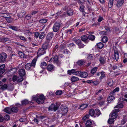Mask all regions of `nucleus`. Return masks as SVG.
Instances as JSON below:
<instances>
[{
    "instance_id": "nucleus-40",
    "label": "nucleus",
    "mask_w": 127,
    "mask_h": 127,
    "mask_svg": "<svg viewBox=\"0 0 127 127\" xmlns=\"http://www.w3.org/2000/svg\"><path fill=\"white\" fill-rule=\"evenodd\" d=\"M113 95H111L110 96H109L107 98V100L108 101H110L113 100H114L115 98L114 96H113Z\"/></svg>"
},
{
    "instance_id": "nucleus-33",
    "label": "nucleus",
    "mask_w": 127,
    "mask_h": 127,
    "mask_svg": "<svg viewBox=\"0 0 127 127\" xmlns=\"http://www.w3.org/2000/svg\"><path fill=\"white\" fill-rule=\"evenodd\" d=\"M98 69V67H95L93 68L91 70V73L92 74H94Z\"/></svg>"
},
{
    "instance_id": "nucleus-2",
    "label": "nucleus",
    "mask_w": 127,
    "mask_h": 127,
    "mask_svg": "<svg viewBox=\"0 0 127 127\" xmlns=\"http://www.w3.org/2000/svg\"><path fill=\"white\" fill-rule=\"evenodd\" d=\"M45 99V97L43 94H41L38 97L36 96H33L32 99L36 101L38 104H41L43 103Z\"/></svg>"
},
{
    "instance_id": "nucleus-54",
    "label": "nucleus",
    "mask_w": 127,
    "mask_h": 127,
    "mask_svg": "<svg viewBox=\"0 0 127 127\" xmlns=\"http://www.w3.org/2000/svg\"><path fill=\"white\" fill-rule=\"evenodd\" d=\"M114 119H113V118H110L108 120V123L110 124H111L112 123H113L114 122Z\"/></svg>"
},
{
    "instance_id": "nucleus-7",
    "label": "nucleus",
    "mask_w": 127,
    "mask_h": 127,
    "mask_svg": "<svg viewBox=\"0 0 127 127\" xmlns=\"http://www.w3.org/2000/svg\"><path fill=\"white\" fill-rule=\"evenodd\" d=\"M73 40L78 45L80 48H83L85 46V45L82 44L80 40H75L74 38H73Z\"/></svg>"
},
{
    "instance_id": "nucleus-1",
    "label": "nucleus",
    "mask_w": 127,
    "mask_h": 127,
    "mask_svg": "<svg viewBox=\"0 0 127 127\" xmlns=\"http://www.w3.org/2000/svg\"><path fill=\"white\" fill-rule=\"evenodd\" d=\"M36 61V59L34 58L32 60L31 63H27L25 66L26 69L28 71H31L33 70L35 67Z\"/></svg>"
},
{
    "instance_id": "nucleus-4",
    "label": "nucleus",
    "mask_w": 127,
    "mask_h": 127,
    "mask_svg": "<svg viewBox=\"0 0 127 127\" xmlns=\"http://www.w3.org/2000/svg\"><path fill=\"white\" fill-rule=\"evenodd\" d=\"M7 55L5 53L2 52L0 54V62L4 63L6 60Z\"/></svg>"
},
{
    "instance_id": "nucleus-58",
    "label": "nucleus",
    "mask_w": 127,
    "mask_h": 127,
    "mask_svg": "<svg viewBox=\"0 0 127 127\" xmlns=\"http://www.w3.org/2000/svg\"><path fill=\"white\" fill-rule=\"evenodd\" d=\"M62 93V91L61 90H58L56 92V94L57 95H60Z\"/></svg>"
},
{
    "instance_id": "nucleus-30",
    "label": "nucleus",
    "mask_w": 127,
    "mask_h": 127,
    "mask_svg": "<svg viewBox=\"0 0 127 127\" xmlns=\"http://www.w3.org/2000/svg\"><path fill=\"white\" fill-rule=\"evenodd\" d=\"M85 63L84 61L82 60H79L77 62V64L80 66L84 65Z\"/></svg>"
},
{
    "instance_id": "nucleus-6",
    "label": "nucleus",
    "mask_w": 127,
    "mask_h": 127,
    "mask_svg": "<svg viewBox=\"0 0 127 127\" xmlns=\"http://www.w3.org/2000/svg\"><path fill=\"white\" fill-rule=\"evenodd\" d=\"M114 52V59H115L116 61H118L119 58V54L118 52V51L116 47H114L113 48Z\"/></svg>"
},
{
    "instance_id": "nucleus-13",
    "label": "nucleus",
    "mask_w": 127,
    "mask_h": 127,
    "mask_svg": "<svg viewBox=\"0 0 127 127\" xmlns=\"http://www.w3.org/2000/svg\"><path fill=\"white\" fill-rule=\"evenodd\" d=\"M81 38L82 41L86 43H87L88 42V37L86 35L82 36Z\"/></svg>"
},
{
    "instance_id": "nucleus-8",
    "label": "nucleus",
    "mask_w": 127,
    "mask_h": 127,
    "mask_svg": "<svg viewBox=\"0 0 127 127\" xmlns=\"http://www.w3.org/2000/svg\"><path fill=\"white\" fill-rule=\"evenodd\" d=\"M45 53L46 50L42 48H41L38 51L37 56L39 57L40 56L45 54Z\"/></svg>"
},
{
    "instance_id": "nucleus-60",
    "label": "nucleus",
    "mask_w": 127,
    "mask_h": 127,
    "mask_svg": "<svg viewBox=\"0 0 127 127\" xmlns=\"http://www.w3.org/2000/svg\"><path fill=\"white\" fill-rule=\"evenodd\" d=\"M105 101V100L103 99L99 102L98 104L100 106H102L104 104Z\"/></svg>"
},
{
    "instance_id": "nucleus-50",
    "label": "nucleus",
    "mask_w": 127,
    "mask_h": 127,
    "mask_svg": "<svg viewBox=\"0 0 127 127\" xmlns=\"http://www.w3.org/2000/svg\"><path fill=\"white\" fill-rule=\"evenodd\" d=\"M8 87L7 85L6 84H5L2 85L1 86V89L3 90H4L7 89Z\"/></svg>"
},
{
    "instance_id": "nucleus-59",
    "label": "nucleus",
    "mask_w": 127,
    "mask_h": 127,
    "mask_svg": "<svg viewBox=\"0 0 127 127\" xmlns=\"http://www.w3.org/2000/svg\"><path fill=\"white\" fill-rule=\"evenodd\" d=\"M6 19L7 22L9 23H11L12 22V18H11L10 17L8 16Z\"/></svg>"
},
{
    "instance_id": "nucleus-16",
    "label": "nucleus",
    "mask_w": 127,
    "mask_h": 127,
    "mask_svg": "<svg viewBox=\"0 0 127 127\" xmlns=\"http://www.w3.org/2000/svg\"><path fill=\"white\" fill-rule=\"evenodd\" d=\"M5 67V65L4 64L0 66V75H2L5 71V70L4 68Z\"/></svg>"
},
{
    "instance_id": "nucleus-62",
    "label": "nucleus",
    "mask_w": 127,
    "mask_h": 127,
    "mask_svg": "<svg viewBox=\"0 0 127 127\" xmlns=\"http://www.w3.org/2000/svg\"><path fill=\"white\" fill-rule=\"evenodd\" d=\"M119 67L117 65H113L112 68V69L113 70H115L119 69Z\"/></svg>"
},
{
    "instance_id": "nucleus-46",
    "label": "nucleus",
    "mask_w": 127,
    "mask_h": 127,
    "mask_svg": "<svg viewBox=\"0 0 127 127\" xmlns=\"http://www.w3.org/2000/svg\"><path fill=\"white\" fill-rule=\"evenodd\" d=\"M23 80V78L22 76H20L17 77V82H20L22 81Z\"/></svg>"
},
{
    "instance_id": "nucleus-15",
    "label": "nucleus",
    "mask_w": 127,
    "mask_h": 127,
    "mask_svg": "<svg viewBox=\"0 0 127 127\" xmlns=\"http://www.w3.org/2000/svg\"><path fill=\"white\" fill-rule=\"evenodd\" d=\"M99 61L100 64L102 65H103L106 63V59L104 57L102 56H100L99 59Z\"/></svg>"
},
{
    "instance_id": "nucleus-41",
    "label": "nucleus",
    "mask_w": 127,
    "mask_h": 127,
    "mask_svg": "<svg viewBox=\"0 0 127 127\" xmlns=\"http://www.w3.org/2000/svg\"><path fill=\"white\" fill-rule=\"evenodd\" d=\"M9 28L12 30L15 31H17L18 30V28L16 26H12L11 25L9 26Z\"/></svg>"
},
{
    "instance_id": "nucleus-47",
    "label": "nucleus",
    "mask_w": 127,
    "mask_h": 127,
    "mask_svg": "<svg viewBox=\"0 0 127 127\" xmlns=\"http://www.w3.org/2000/svg\"><path fill=\"white\" fill-rule=\"evenodd\" d=\"M66 47L65 44L63 43L61 44L59 47V48L61 50H63Z\"/></svg>"
},
{
    "instance_id": "nucleus-49",
    "label": "nucleus",
    "mask_w": 127,
    "mask_h": 127,
    "mask_svg": "<svg viewBox=\"0 0 127 127\" xmlns=\"http://www.w3.org/2000/svg\"><path fill=\"white\" fill-rule=\"evenodd\" d=\"M73 11L71 10H69L67 12L68 16H70L72 15L73 13Z\"/></svg>"
},
{
    "instance_id": "nucleus-34",
    "label": "nucleus",
    "mask_w": 127,
    "mask_h": 127,
    "mask_svg": "<svg viewBox=\"0 0 127 127\" xmlns=\"http://www.w3.org/2000/svg\"><path fill=\"white\" fill-rule=\"evenodd\" d=\"M88 37V39L92 41L94 40L95 38V36L92 35H90Z\"/></svg>"
},
{
    "instance_id": "nucleus-36",
    "label": "nucleus",
    "mask_w": 127,
    "mask_h": 127,
    "mask_svg": "<svg viewBox=\"0 0 127 127\" xmlns=\"http://www.w3.org/2000/svg\"><path fill=\"white\" fill-rule=\"evenodd\" d=\"M29 102V101L26 99H25L21 101L22 105H25L27 104Z\"/></svg>"
},
{
    "instance_id": "nucleus-29",
    "label": "nucleus",
    "mask_w": 127,
    "mask_h": 127,
    "mask_svg": "<svg viewBox=\"0 0 127 127\" xmlns=\"http://www.w3.org/2000/svg\"><path fill=\"white\" fill-rule=\"evenodd\" d=\"M10 38L7 37H4L2 38H1V41L5 43L6 42L9 41Z\"/></svg>"
},
{
    "instance_id": "nucleus-44",
    "label": "nucleus",
    "mask_w": 127,
    "mask_h": 127,
    "mask_svg": "<svg viewBox=\"0 0 127 127\" xmlns=\"http://www.w3.org/2000/svg\"><path fill=\"white\" fill-rule=\"evenodd\" d=\"M114 0H109V2L108 4V7L109 8H111L113 5V2Z\"/></svg>"
},
{
    "instance_id": "nucleus-51",
    "label": "nucleus",
    "mask_w": 127,
    "mask_h": 127,
    "mask_svg": "<svg viewBox=\"0 0 127 127\" xmlns=\"http://www.w3.org/2000/svg\"><path fill=\"white\" fill-rule=\"evenodd\" d=\"M81 71H76L75 70L74 75H75L80 76Z\"/></svg>"
},
{
    "instance_id": "nucleus-31",
    "label": "nucleus",
    "mask_w": 127,
    "mask_h": 127,
    "mask_svg": "<svg viewBox=\"0 0 127 127\" xmlns=\"http://www.w3.org/2000/svg\"><path fill=\"white\" fill-rule=\"evenodd\" d=\"M95 110L94 111L93 109H91L90 110L89 112V114L90 116L92 117L94 116Z\"/></svg>"
},
{
    "instance_id": "nucleus-38",
    "label": "nucleus",
    "mask_w": 127,
    "mask_h": 127,
    "mask_svg": "<svg viewBox=\"0 0 127 127\" xmlns=\"http://www.w3.org/2000/svg\"><path fill=\"white\" fill-rule=\"evenodd\" d=\"M79 78L75 76H72L71 78V80L72 82H75L79 80Z\"/></svg>"
},
{
    "instance_id": "nucleus-27",
    "label": "nucleus",
    "mask_w": 127,
    "mask_h": 127,
    "mask_svg": "<svg viewBox=\"0 0 127 127\" xmlns=\"http://www.w3.org/2000/svg\"><path fill=\"white\" fill-rule=\"evenodd\" d=\"M11 112L14 113H17L18 111V107H13L11 108Z\"/></svg>"
},
{
    "instance_id": "nucleus-63",
    "label": "nucleus",
    "mask_w": 127,
    "mask_h": 127,
    "mask_svg": "<svg viewBox=\"0 0 127 127\" xmlns=\"http://www.w3.org/2000/svg\"><path fill=\"white\" fill-rule=\"evenodd\" d=\"M18 54L20 56L21 58L24 57V54L21 51H19Z\"/></svg>"
},
{
    "instance_id": "nucleus-32",
    "label": "nucleus",
    "mask_w": 127,
    "mask_h": 127,
    "mask_svg": "<svg viewBox=\"0 0 127 127\" xmlns=\"http://www.w3.org/2000/svg\"><path fill=\"white\" fill-rule=\"evenodd\" d=\"M76 69H72L71 70H68L67 71V73L68 74L71 75L72 74H75V70H76Z\"/></svg>"
},
{
    "instance_id": "nucleus-61",
    "label": "nucleus",
    "mask_w": 127,
    "mask_h": 127,
    "mask_svg": "<svg viewBox=\"0 0 127 127\" xmlns=\"http://www.w3.org/2000/svg\"><path fill=\"white\" fill-rule=\"evenodd\" d=\"M89 115L88 114H87L82 118V119L83 120H85L86 119H88L89 118Z\"/></svg>"
},
{
    "instance_id": "nucleus-20",
    "label": "nucleus",
    "mask_w": 127,
    "mask_h": 127,
    "mask_svg": "<svg viewBox=\"0 0 127 127\" xmlns=\"http://www.w3.org/2000/svg\"><path fill=\"white\" fill-rule=\"evenodd\" d=\"M19 74L20 76H23L26 74L25 70L24 69H20L19 71Z\"/></svg>"
},
{
    "instance_id": "nucleus-12",
    "label": "nucleus",
    "mask_w": 127,
    "mask_h": 127,
    "mask_svg": "<svg viewBox=\"0 0 127 127\" xmlns=\"http://www.w3.org/2000/svg\"><path fill=\"white\" fill-rule=\"evenodd\" d=\"M46 68L48 71H52L54 70L55 67L52 64H49L47 66Z\"/></svg>"
},
{
    "instance_id": "nucleus-28",
    "label": "nucleus",
    "mask_w": 127,
    "mask_h": 127,
    "mask_svg": "<svg viewBox=\"0 0 127 127\" xmlns=\"http://www.w3.org/2000/svg\"><path fill=\"white\" fill-rule=\"evenodd\" d=\"M96 46L99 49H101L104 47V45L102 43L100 42L97 44Z\"/></svg>"
},
{
    "instance_id": "nucleus-55",
    "label": "nucleus",
    "mask_w": 127,
    "mask_h": 127,
    "mask_svg": "<svg viewBox=\"0 0 127 127\" xmlns=\"http://www.w3.org/2000/svg\"><path fill=\"white\" fill-rule=\"evenodd\" d=\"M99 34L101 35H106L107 34V32H106L105 31H101L100 32Z\"/></svg>"
},
{
    "instance_id": "nucleus-25",
    "label": "nucleus",
    "mask_w": 127,
    "mask_h": 127,
    "mask_svg": "<svg viewBox=\"0 0 127 127\" xmlns=\"http://www.w3.org/2000/svg\"><path fill=\"white\" fill-rule=\"evenodd\" d=\"M123 106L124 105L123 103L118 102L116 106L114 107V108H122L123 107Z\"/></svg>"
},
{
    "instance_id": "nucleus-17",
    "label": "nucleus",
    "mask_w": 127,
    "mask_h": 127,
    "mask_svg": "<svg viewBox=\"0 0 127 127\" xmlns=\"http://www.w3.org/2000/svg\"><path fill=\"white\" fill-rule=\"evenodd\" d=\"M17 68L15 67L10 69L9 71V74L11 75H13L17 71Z\"/></svg>"
},
{
    "instance_id": "nucleus-18",
    "label": "nucleus",
    "mask_w": 127,
    "mask_h": 127,
    "mask_svg": "<svg viewBox=\"0 0 127 127\" xmlns=\"http://www.w3.org/2000/svg\"><path fill=\"white\" fill-rule=\"evenodd\" d=\"M94 117H98L101 114V113L99 109H96L95 110Z\"/></svg>"
},
{
    "instance_id": "nucleus-23",
    "label": "nucleus",
    "mask_w": 127,
    "mask_h": 127,
    "mask_svg": "<svg viewBox=\"0 0 127 127\" xmlns=\"http://www.w3.org/2000/svg\"><path fill=\"white\" fill-rule=\"evenodd\" d=\"M88 75V73L86 72L83 71L81 72L80 77L81 78H85Z\"/></svg>"
},
{
    "instance_id": "nucleus-14",
    "label": "nucleus",
    "mask_w": 127,
    "mask_h": 127,
    "mask_svg": "<svg viewBox=\"0 0 127 127\" xmlns=\"http://www.w3.org/2000/svg\"><path fill=\"white\" fill-rule=\"evenodd\" d=\"M125 0H118L116 4V6L119 8L122 5L124 2Z\"/></svg>"
},
{
    "instance_id": "nucleus-56",
    "label": "nucleus",
    "mask_w": 127,
    "mask_h": 127,
    "mask_svg": "<svg viewBox=\"0 0 127 127\" xmlns=\"http://www.w3.org/2000/svg\"><path fill=\"white\" fill-rule=\"evenodd\" d=\"M25 34L26 35H30L32 34V33L29 30H27L25 32Z\"/></svg>"
},
{
    "instance_id": "nucleus-64",
    "label": "nucleus",
    "mask_w": 127,
    "mask_h": 127,
    "mask_svg": "<svg viewBox=\"0 0 127 127\" xmlns=\"http://www.w3.org/2000/svg\"><path fill=\"white\" fill-rule=\"evenodd\" d=\"M34 36L35 37L37 38L39 37V33L38 32H34Z\"/></svg>"
},
{
    "instance_id": "nucleus-19",
    "label": "nucleus",
    "mask_w": 127,
    "mask_h": 127,
    "mask_svg": "<svg viewBox=\"0 0 127 127\" xmlns=\"http://www.w3.org/2000/svg\"><path fill=\"white\" fill-rule=\"evenodd\" d=\"M118 115V114L116 112H113L112 111L110 114V118L114 119L116 118L117 117Z\"/></svg>"
},
{
    "instance_id": "nucleus-52",
    "label": "nucleus",
    "mask_w": 127,
    "mask_h": 127,
    "mask_svg": "<svg viewBox=\"0 0 127 127\" xmlns=\"http://www.w3.org/2000/svg\"><path fill=\"white\" fill-rule=\"evenodd\" d=\"M94 58V56L92 54H90L87 57V59L89 61L92 60Z\"/></svg>"
},
{
    "instance_id": "nucleus-11",
    "label": "nucleus",
    "mask_w": 127,
    "mask_h": 127,
    "mask_svg": "<svg viewBox=\"0 0 127 127\" xmlns=\"http://www.w3.org/2000/svg\"><path fill=\"white\" fill-rule=\"evenodd\" d=\"M53 59V62L56 63L58 65H59L61 63L58 60V57L56 55L54 56Z\"/></svg>"
},
{
    "instance_id": "nucleus-37",
    "label": "nucleus",
    "mask_w": 127,
    "mask_h": 127,
    "mask_svg": "<svg viewBox=\"0 0 127 127\" xmlns=\"http://www.w3.org/2000/svg\"><path fill=\"white\" fill-rule=\"evenodd\" d=\"M11 108L9 107H6L5 108L4 111V112L8 114H10L11 113Z\"/></svg>"
},
{
    "instance_id": "nucleus-57",
    "label": "nucleus",
    "mask_w": 127,
    "mask_h": 127,
    "mask_svg": "<svg viewBox=\"0 0 127 127\" xmlns=\"http://www.w3.org/2000/svg\"><path fill=\"white\" fill-rule=\"evenodd\" d=\"M4 118L5 121V120L8 121L10 120V117L9 115H6L4 117Z\"/></svg>"
},
{
    "instance_id": "nucleus-10",
    "label": "nucleus",
    "mask_w": 127,
    "mask_h": 127,
    "mask_svg": "<svg viewBox=\"0 0 127 127\" xmlns=\"http://www.w3.org/2000/svg\"><path fill=\"white\" fill-rule=\"evenodd\" d=\"M61 110L62 113L63 115H65L68 112V108L67 107L64 106H62Z\"/></svg>"
},
{
    "instance_id": "nucleus-22",
    "label": "nucleus",
    "mask_w": 127,
    "mask_h": 127,
    "mask_svg": "<svg viewBox=\"0 0 127 127\" xmlns=\"http://www.w3.org/2000/svg\"><path fill=\"white\" fill-rule=\"evenodd\" d=\"M26 12L25 11H22L18 14V17L21 18L24 17L26 14Z\"/></svg>"
},
{
    "instance_id": "nucleus-48",
    "label": "nucleus",
    "mask_w": 127,
    "mask_h": 127,
    "mask_svg": "<svg viewBox=\"0 0 127 127\" xmlns=\"http://www.w3.org/2000/svg\"><path fill=\"white\" fill-rule=\"evenodd\" d=\"M101 74V76L100 77V78L101 79H103V78H105L106 77L105 75V72L103 71H102L100 72Z\"/></svg>"
},
{
    "instance_id": "nucleus-24",
    "label": "nucleus",
    "mask_w": 127,
    "mask_h": 127,
    "mask_svg": "<svg viewBox=\"0 0 127 127\" xmlns=\"http://www.w3.org/2000/svg\"><path fill=\"white\" fill-rule=\"evenodd\" d=\"M85 125L86 127H91L92 125V122L91 120H88L86 121Z\"/></svg>"
},
{
    "instance_id": "nucleus-35",
    "label": "nucleus",
    "mask_w": 127,
    "mask_h": 127,
    "mask_svg": "<svg viewBox=\"0 0 127 127\" xmlns=\"http://www.w3.org/2000/svg\"><path fill=\"white\" fill-rule=\"evenodd\" d=\"M119 91V88L118 87H116L110 93L111 95H114V93L116 92H118Z\"/></svg>"
},
{
    "instance_id": "nucleus-21",
    "label": "nucleus",
    "mask_w": 127,
    "mask_h": 127,
    "mask_svg": "<svg viewBox=\"0 0 127 127\" xmlns=\"http://www.w3.org/2000/svg\"><path fill=\"white\" fill-rule=\"evenodd\" d=\"M49 43V42H45L43 44L42 48L46 50L48 47Z\"/></svg>"
},
{
    "instance_id": "nucleus-9",
    "label": "nucleus",
    "mask_w": 127,
    "mask_h": 127,
    "mask_svg": "<svg viewBox=\"0 0 127 127\" xmlns=\"http://www.w3.org/2000/svg\"><path fill=\"white\" fill-rule=\"evenodd\" d=\"M53 36V32L49 33L46 36V41L48 42H49L52 39Z\"/></svg>"
},
{
    "instance_id": "nucleus-5",
    "label": "nucleus",
    "mask_w": 127,
    "mask_h": 127,
    "mask_svg": "<svg viewBox=\"0 0 127 127\" xmlns=\"http://www.w3.org/2000/svg\"><path fill=\"white\" fill-rule=\"evenodd\" d=\"M59 106L58 105H55L54 104H51L48 108V111H56L58 109Z\"/></svg>"
},
{
    "instance_id": "nucleus-26",
    "label": "nucleus",
    "mask_w": 127,
    "mask_h": 127,
    "mask_svg": "<svg viewBox=\"0 0 127 127\" xmlns=\"http://www.w3.org/2000/svg\"><path fill=\"white\" fill-rule=\"evenodd\" d=\"M46 63L45 62H42L41 63L40 66L43 69H44L45 68H46Z\"/></svg>"
},
{
    "instance_id": "nucleus-3",
    "label": "nucleus",
    "mask_w": 127,
    "mask_h": 127,
    "mask_svg": "<svg viewBox=\"0 0 127 127\" xmlns=\"http://www.w3.org/2000/svg\"><path fill=\"white\" fill-rule=\"evenodd\" d=\"M61 23L60 22H56L52 28L53 31L55 32H57L59 29Z\"/></svg>"
},
{
    "instance_id": "nucleus-45",
    "label": "nucleus",
    "mask_w": 127,
    "mask_h": 127,
    "mask_svg": "<svg viewBox=\"0 0 127 127\" xmlns=\"http://www.w3.org/2000/svg\"><path fill=\"white\" fill-rule=\"evenodd\" d=\"M108 38L106 36H103L102 39V42L104 43H106L108 41Z\"/></svg>"
},
{
    "instance_id": "nucleus-43",
    "label": "nucleus",
    "mask_w": 127,
    "mask_h": 127,
    "mask_svg": "<svg viewBox=\"0 0 127 127\" xmlns=\"http://www.w3.org/2000/svg\"><path fill=\"white\" fill-rule=\"evenodd\" d=\"M88 106V104H83L80 106V109L83 110L86 108Z\"/></svg>"
},
{
    "instance_id": "nucleus-53",
    "label": "nucleus",
    "mask_w": 127,
    "mask_h": 127,
    "mask_svg": "<svg viewBox=\"0 0 127 127\" xmlns=\"http://www.w3.org/2000/svg\"><path fill=\"white\" fill-rule=\"evenodd\" d=\"M47 19L43 18L40 20L39 22L41 23H45L47 22Z\"/></svg>"
},
{
    "instance_id": "nucleus-39",
    "label": "nucleus",
    "mask_w": 127,
    "mask_h": 127,
    "mask_svg": "<svg viewBox=\"0 0 127 127\" xmlns=\"http://www.w3.org/2000/svg\"><path fill=\"white\" fill-rule=\"evenodd\" d=\"M44 32H41L39 33V38L40 39H43L45 37Z\"/></svg>"
},
{
    "instance_id": "nucleus-42",
    "label": "nucleus",
    "mask_w": 127,
    "mask_h": 127,
    "mask_svg": "<svg viewBox=\"0 0 127 127\" xmlns=\"http://www.w3.org/2000/svg\"><path fill=\"white\" fill-rule=\"evenodd\" d=\"M103 89L100 90H99L96 94V95H98V96H102L103 95V93L101 92V91Z\"/></svg>"
}]
</instances>
